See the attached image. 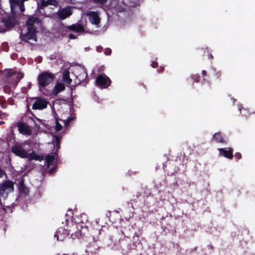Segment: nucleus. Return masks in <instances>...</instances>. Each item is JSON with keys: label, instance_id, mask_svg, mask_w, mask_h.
I'll list each match as a JSON object with an SVG mask.
<instances>
[{"label": "nucleus", "instance_id": "27", "mask_svg": "<svg viewBox=\"0 0 255 255\" xmlns=\"http://www.w3.org/2000/svg\"><path fill=\"white\" fill-rule=\"evenodd\" d=\"M59 120H60V119L59 117L55 118V130L57 131H59L62 129V126L59 123ZM61 121L62 120H61Z\"/></svg>", "mask_w": 255, "mask_h": 255}, {"label": "nucleus", "instance_id": "16", "mask_svg": "<svg viewBox=\"0 0 255 255\" xmlns=\"http://www.w3.org/2000/svg\"><path fill=\"white\" fill-rule=\"evenodd\" d=\"M95 239L96 238L95 236H94L93 241L89 244V245L87 247L88 252L93 254H95L100 248L99 245L97 243V241H99V239H97L96 240Z\"/></svg>", "mask_w": 255, "mask_h": 255}, {"label": "nucleus", "instance_id": "11", "mask_svg": "<svg viewBox=\"0 0 255 255\" xmlns=\"http://www.w3.org/2000/svg\"><path fill=\"white\" fill-rule=\"evenodd\" d=\"M71 230L60 227L54 234L55 238H57L58 241H63L67 236L70 233Z\"/></svg>", "mask_w": 255, "mask_h": 255}, {"label": "nucleus", "instance_id": "32", "mask_svg": "<svg viewBox=\"0 0 255 255\" xmlns=\"http://www.w3.org/2000/svg\"><path fill=\"white\" fill-rule=\"evenodd\" d=\"M1 99H2V98L0 97V104L1 107L2 109H5L7 107V105L6 104V101H5V100H1Z\"/></svg>", "mask_w": 255, "mask_h": 255}, {"label": "nucleus", "instance_id": "17", "mask_svg": "<svg viewBox=\"0 0 255 255\" xmlns=\"http://www.w3.org/2000/svg\"><path fill=\"white\" fill-rule=\"evenodd\" d=\"M65 27L75 32H83L85 31L84 26L78 23L73 24L71 25L67 26Z\"/></svg>", "mask_w": 255, "mask_h": 255}, {"label": "nucleus", "instance_id": "45", "mask_svg": "<svg viewBox=\"0 0 255 255\" xmlns=\"http://www.w3.org/2000/svg\"><path fill=\"white\" fill-rule=\"evenodd\" d=\"M3 124H4V122L3 121H0V125H2Z\"/></svg>", "mask_w": 255, "mask_h": 255}, {"label": "nucleus", "instance_id": "10", "mask_svg": "<svg viewBox=\"0 0 255 255\" xmlns=\"http://www.w3.org/2000/svg\"><path fill=\"white\" fill-rule=\"evenodd\" d=\"M11 150L15 155L22 158L28 157V152L20 145L15 144L11 147Z\"/></svg>", "mask_w": 255, "mask_h": 255}, {"label": "nucleus", "instance_id": "1", "mask_svg": "<svg viewBox=\"0 0 255 255\" xmlns=\"http://www.w3.org/2000/svg\"><path fill=\"white\" fill-rule=\"evenodd\" d=\"M55 78L54 74L49 71H43L38 76L39 88H45L53 82Z\"/></svg>", "mask_w": 255, "mask_h": 255}, {"label": "nucleus", "instance_id": "30", "mask_svg": "<svg viewBox=\"0 0 255 255\" xmlns=\"http://www.w3.org/2000/svg\"><path fill=\"white\" fill-rule=\"evenodd\" d=\"M108 0H93V2L97 4L103 5L105 4Z\"/></svg>", "mask_w": 255, "mask_h": 255}, {"label": "nucleus", "instance_id": "14", "mask_svg": "<svg viewBox=\"0 0 255 255\" xmlns=\"http://www.w3.org/2000/svg\"><path fill=\"white\" fill-rule=\"evenodd\" d=\"M18 189L20 194L28 195L29 192V188L24 184V179L21 177L18 184Z\"/></svg>", "mask_w": 255, "mask_h": 255}, {"label": "nucleus", "instance_id": "33", "mask_svg": "<svg viewBox=\"0 0 255 255\" xmlns=\"http://www.w3.org/2000/svg\"><path fill=\"white\" fill-rule=\"evenodd\" d=\"M73 120V118L68 117L66 120L63 121L64 123L65 126H68L70 123Z\"/></svg>", "mask_w": 255, "mask_h": 255}, {"label": "nucleus", "instance_id": "21", "mask_svg": "<svg viewBox=\"0 0 255 255\" xmlns=\"http://www.w3.org/2000/svg\"><path fill=\"white\" fill-rule=\"evenodd\" d=\"M58 2L56 0H42L41 1V7H45L49 5L57 6Z\"/></svg>", "mask_w": 255, "mask_h": 255}, {"label": "nucleus", "instance_id": "18", "mask_svg": "<svg viewBox=\"0 0 255 255\" xmlns=\"http://www.w3.org/2000/svg\"><path fill=\"white\" fill-rule=\"evenodd\" d=\"M18 130L20 133L24 135L30 133L31 131L28 126L22 123H18Z\"/></svg>", "mask_w": 255, "mask_h": 255}, {"label": "nucleus", "instance_id": "41", "mask_svg": "<svg viewBox=\"0 0 255 255\" xmlns=\"http://www.w3.org/2000/svg\"><path fill=\"white\" fill-rule=\"evenodd\" d=\"M207 74V72L206 70H202V74L203 76H204V77L206 76Z\"/></svg>", "mask_w": 255, "mask_h": 255}, {"label": "nucleus", "instance_id": "44", "mask_svg": "<svg viewBox=\"0 0 255 255\" xmlns=\"http://www.w3.org/2000/svg\"><path fill=\"white\" fill-rule=\"evenodd\" d=\"M62 255H77L76 254H74V253H69V254H64Z\"/></svg>", "mask_w": 255, "mask_h": 255}, {"label": "nucleus", "instance_id": "48", "mask_svg": "<svg viewBox=\"0 0 255 255\" xmlns=\"http://www.w3.org/2000/svg\"><path fill=\"white\" fill-rule=\"evenodd\" d=\"M183 156H184V157L185 156V153H184V154H183Z\"/></svg>", "mask_w": 255, "mask_h": 255}, {"label": "nucleus", "instance_id": "35", "mask_svg": "<svg viewBox=\"0 0 255 255\" xmlns=\"http://www.w3.org/2000/svg\"><path fill=\"white\" fill-rule=\"evenodd\" d=\"M235 158L237 161H238L239 159L242 158V154L240 152H237L235 154Z\"/></svg>", "mask_w": 255, "mask_h": 255}, {"label": "nucleus", "instance_id": "28", "mask_svg": "<svg viewBox=\"0 0 255 255\" xmlns=\"http://www.w3.org/2000/svg\"><path fill=\"white\" fill-rule=\"evenodd\" d=\"M87 77V73L85 72V71H83V72L78 75L77 78L79 79V81H82L84 80L85 79H86Z\"/></svg>", "mask_w": 255, "mask_h": 255}, {"label": "nucleus", "instance_id": "43", "mask_svg": "<svg viewBox=\"0 0 255 255\" xmlns=\"http://www.w3.org/2000/svg\"><path fill=\"white\" fill-rule=\"evenodd\" d=\"M4 173V171L0 168V177L2 176Z\"/></svg>", "mask_w": 255, "mask_h": 255}, {"label": "nucleus", "instance_id": "4", "mask_svg": "<svg viewBox=\"0 0 255 255\" xmlns=\"http://www.w3.org/2000/svg\"><path fill=\"white\" fill-rule=\"evenodd\" d=\"M73 226L74 228L77 229V231L71 234V238L73 239L75 238H83L88 232V228L86 224L83 222L78 223Z\"/></svg>", "mask_w": 255, "mask_h": 255}, {"label": "nucleus", "instance_id": "47", "mask_svg": "<svg viewBox=\"0 0 255 255\" xmlns=\"http://www.w3.org/2000/svg\"><path fill=\"white\" fill-rule=\"evenodd\" d=\"M100 50H101V49H99V50L98 49V52H100Z\"/></svg>", "mask_w": 255, "mask_h": 255}, {"label": "nucleus", "instance_id": "40", "mask_svg": "<svg viewBox=\"0 0 255 255\" xmlns=\"http://www.w3.org/2000/svg\"><path fill=\"white\" fill-rule=\"evenodd\" d=\"M56 168V167H52L51 169H49V173L50 174H52L55 171Z\"/></svg>", "mask_w": 255, "mask_h": 255}, {"label": "nucleus", "instance_id": "13", "mask_svg": "<svg viewBox=\"0 0 255 255\" xmlns=\"http://www.w3.org/2000/svg\"><path fill=\"white\" fill-rule=\"evenodd\" d=\"M40 22L39 19L34 15L30 16L27 19L26 22V27L27 28H30V29H36L35 26V24H38Z\"/></svg>", "mask_w": 255, "mask_h": 255}, {"label": "nucleus", "instance_id": "8", "mask_svg": "<svg viewBox=\"0 0 255 255\" xmlns=\"http://www.w3.org/2000/svg\"><path fill=\"white\" fill-rule=\"evenodd\" d=\"M32 100H34L35 102L32 105L33 110H43L47 108L48 102L44 99L41 97H34Z\"/></svg>", "mask_w": 255, "mask_h": 255}, {"label": "nucleus", "instance_id": "2", "mask_svg": "<svg viewBox=\"0 0 255 255\" xmlns=\"http://www.w3.org/2000/svg\"><path fill=\"white\" fill-rule=\"evenodd\" d=\"M5 76V82L15 88L20 80L23 78L24 75L21 72L9 70Z\"/></svg>", "mask_w": 255, "mask_h": 255}, {"label": "nucleus", "instance_id": "46", "mask_svg": "<svg viewBox=\"0 0 255 255\" xmlns=\"http://www.w3.org/2000/svg\"><path fill=\"white\" fill-rule=\"evenodd\" d=\"M100 50H101V49H99V50L98 49V52H100Z\"/></svg>", "mask_w": 255, "mask_h": 255}, {"label": "nucleus", "instance_id": "19", "mask_svg": "<svg viewBox=\"0 0 255 255\" xmlns=\"http://www.w3.org/2000/svg\"><path fill=\"white\" fill-rule=\"evenodd\" d=\"M65 89V87L64 84L62 83H57L55 86H54L53 90L52 93L54 96L57 95L59 93L64 91Z\"/></svg>", "mask_w": 255, "mask_h": 255}, {"label": "nucleus", "instance_id": "42", "mask_svg": "<svg viewBox=\"0 0 255 255\" xmlns=\"http://www.w3.org/2000/svg\"><path fill=\"white\" fill-rule=\"evenodd\" d=\"M208 58L209 59L212 60L214 58V57H213V55L210 53L208 54Z\"/></svg>", "mask_w": 255, "mask_h": 255}, {"label": "nucleus", "instance_id": "22", "mask_svg": "<svg viewBox=\"0 0 255 255\" xmlns=\"http://www.w3.org/2000/svg\"><path fill=\"white\" fill-rule=\"evenodd\" d=\"M213 139L217 143H225L226 141L221 132L215 133L213 136Z\"/></svg>", "mask_w": 255, "mask_h": 255}, {"label": "nucleus", "instance_id": "36", "mask_svg": "<svg viewBox=\"0 0 255 255\" xmlns=\"http://www.w3.org/2000/svg\"><path fill=\"white\" fill-rule=\"evenodd\" d=\"M215 76L217 79H219L221 77L222 73L221 71H216V70L215 69Z\"/></svg>", "mask_w": 255, "mask_h": 255}, {"label": "nucleus", "instance_id": "25", "mask_svg": "<svg viewBox=\"0 0 255 255\" xmlns=\"http://www.w3.org/2000/svg\"><path fill=\"white\" fill-rule=\"evenodd\" d=\"M27 158L30 160H38L39 159V156L36 154L34 151H33L31 153H28Z\"/></svg>", "mask_w": 255, "mask_h": 255}, {"label": "nucleus", "instance_id": "26", "mask_svg": "<svg viewBox=\"0 0 255 255\" xmlns=\"http://www.w3.org/2000/svg\"><path fill=\"white\" fill-rule=\"evenodd\" d=\"M54 139H55V146L57 148V150L60 147V140L61 137L55 135H54Z\"/></svg>", "mask_w": 255, "mask_h": 255}, {"label": "nucleus", "instance_id": "24", "mask_svg": "<svg viewBox=\"0 0 255 255\" xmlns=\"http://www.w3.org/2000/svg\"><path fill=\"white\" fill-rule=\"evenodd\" d=\"M45 160L47 167L48 168L53 163L54 161V156L52 155H49L46 156Z\"/></svg>", "mask_w": 255, "mask_h": 255}, {"label": "nucleus", "instance_id": "39", "mask_svg": "<svg viewBox=\"0 0 255 255\" xmlns=\"http://www.w3.org/2000/svg\"><path fill=\"white\" fill-rule=\"evenodd\" d=\"M69 38L71 39H75L77 38V37L75 35L71 33L69 35Z\"/></svg>", "mask_w": 255, "mask_h": 255}, {"label": "nucleus", "instance_id": "9", "mask_svg": "<svg viewBox=\"0 0 255 255\" xmlns=\"http://www.w3.org/2000/svg\"><path fill=\"white\" fill-rule=\"evenodd\" d=\"M72 13L73 10L71 7L67 6L64 8H60L56 15L59 19L62 20L71 15Z\"/></svg>", "mask_w": 255, "mask_h": 255}, {"label": "nucleus", "instance_id": "12", "mask_svg": "<svg viewBox=\"0 0 255 255\" xmlns=\"http://www.w3.org/2000/svg\"><path fill=\"white\" fill-rule=\"evenodd\" d=\"M218 150L219 151V156H223L229 159H233L234 156L233 148H220Z\"/></svg>", "mask_w": 255, "mask_h": 255}, {"label": "nucleus", "instance_id": "3", "mask_svg": "<svg viewBox=\"0 0 255 255\" xmlns=\"http://www.w3.org/2000/svg\"><path fill=\"white\" fill-rule=\"evenodd\" d=\"M13 191L14 183L12 181L7 180L0 184V202L1 198L3 200L7 199L9 194Z\"/></svg>", "mask_w": 255, "mask_h": 255}, {"label": "nucleus", "instance_id": "29", "mask_svg": "<svg viewBox=\"0 0 255 255\" xmlns=\"http://www.w3.org/2000/svg\"><path fill=\"white\" fill-rule=\"evenodd\" d=\"M11 86L10 85H6L3 87V90L6 94H10L11 92Z\"/></svg>", "mask_w": 255, "mask_h": 255}, {"label": "nucleus", "instance_id": "37", "mask_svg": "<svg viewBox=\"0 0 255 255\" xmlns=\"http://www.w3.org/2000/svg\"><path fill=\"white\" fill-rule=\"evenodd\" d=\"M104 53L107 55H110L112 53V50L110 48H107L105 49Z\"/></svg>", "mask_w": 255, "mask_h": 255}, {"label": "nucleus", "instance_id": "5", "mask_svg": "<svg viewBox=\"0 0 255 255\" xmlns=\"http://www.w3.org/2000/svg\"><path fill=\"white\" fill-rule=\"evenodd\" d=\"M27 32L23 34L22 32L20 34V38L21 41L25 42H28L29 40H32L34 42L37 41L36 29H30V28H27Z\"/></svg>", "mask_w": 255, "mask_h": 255}, {"label": "nucleus", "instance_id": "23", "mask_svg": "<svg viewBox=\"0 0 255 255\" xmlns=\"http://www.w3.org/2000/svg\"><path fill=\"white\" fill-rule=\"evenodd\" d=\"M141 192L142 193L143 198H147L151 195V191L146 186H142L141 188Z\"/></svg>", "mask_w": 255, "mask_h": 255}, {"label": "nucleus", "instance_id": "31", "mask_svg": "<svg viewBox=\"0 0 255 255\" xmlns=\"http://www.w3.org/2000/svg\"><path fill=\"white\" fill-rule=\"evenodd\" d=\"M20 1V0H9V3L11 6H12L13 5L19 4Z\"/></svg>", "mask_w": 255, "mask_h": 255}, {"label": "nucleus", "instance_id": "7", "mask_svg": "<svg viewBox=\"0 0 255 255\" xmlns=\"http://www.w3.org/2000/svg\"><path fill=\"white\" fill-rule=\"evenodd\" d=\"M1 22L7 30H9L18 24V21L16 18L12 15L3 17L1 19Z\"/></svg>", "mask_w": 255, "mask_h": 255}, {"label": "nucleus", "instance_id": "20", "mask_svg": "<svg viewBox=\"0 0 255 255\" xmlns=\"http://www.w3.org/2000/svg\"><path fill=\"white\" fill-rule=\"evenodd\" d=\"M62 80L67 84H70L72 82V79L70 78V72L67 69L63 71Z\"/></svg>", "mask_w": 255, "mask_h": 255}, {"label": "nucleus", "instance_id": "6", "mask_svg": "<svg viewBox=\"0 0 255 255\" xmlns=\"http://www.w3.org/2000/svg\"><path fill=\"white\" fill-rule=\"evenodd\" d=\"M111 79L105 74L98 75L96 80V85L102 89L108 88L111 84Z\"/></svg>", "mask_w": 255, "mask_h": 255}, {"label": "nucleus", "instance_id": "15", "mask_svg": "<svg viewBox=\"0 0 255 255\" xmlns=\"http://www.w3.org/2000/svg\"><path fill=\"white\" fill-rule=\"evenodd\" d=\"M87 15L89 16L90 21L93 24L99 25L101 19L97 11H91L88 12Z\"/></svg>", "mask_w": 255, "mask_h": 255}, {"label": "nucleus", "instance_id": "38", "mask_svg": "<svg viewBox=\"0 0 255 255\" xmlns=\"http://www.w3.org/2000/svg\"><path fill=\"white\" fill-rule=\"evenodd\" d=\"M158 64L156 61H152L151 64V66L153 68H156L158 67Z\"/></svg>", "mask_w": 255, "mask_h": 255}, {"label": "nucleus", "instance_id": "34", "mask_svg": "<svg viewBox=\"0 0 255 255\" xmlns=\"http://www.w3.org/2000/svg\"><path fill=\"white\" fill-rule=\"evenodd\" d=\"M141 196H143L142 193L141 192H137L136 195H133L132 200L136 202V199Z\"/></svg>", "mask_w": 255, "mask_h": 255}]
</instances>
